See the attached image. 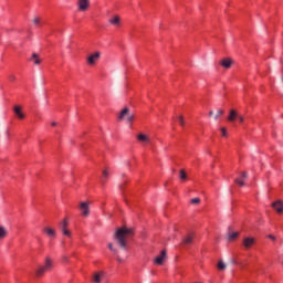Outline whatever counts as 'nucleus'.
<instances>
[{"instance_id": "nucleus-1", "label": "nucleus", "mask_w": 283, "mask_h": 283, "mask_svg": "<svg viewBox=\"0 0 283 283\" xmlns=\"http://www.w3.org/2000/svg\"><path fill=\"white\" fill-rule=\"evenodd\" d=\"M134 235V229L132 228H118L114 234V240L118 244L119 249L127 251V240Z\"/></svg>"}, {"instance_id": "nucleus-2", "label": "nucleus", "mask_w": 283, "mask_h": 283, "mask_svg": "<svg viewBox=\"0 0 283 283\" xmlns=\"http://www.w3.org/2000/svg\"><path fill=\"white\" fill-rule=\"evenodd\" d=\"M52 269V259L46 258L44 261V265H40L38 270L35 271L36 277H43L48 271Z\"/></svg>"}, {"instance_id": "nucleus-3", "label": "nucleus", "mask_w": 283, "mask_h": 283, "mask_svg": "<svg viewBox=\"0 0 283 283\" xmlns=\"http://www.w3.org/2000/svg\"><path fill=\"white\" fill-rule=\"evenodd\" d=\"M67 227H70V221H67V219H64L59 223V229L63 235H66V238H72V231H70Z\"/></svg>"}, {"instance_id": "nucleus-4", "label": "nucleus", "mask_w": 283, "mask_h": 283, "mask_svg": "<svg viewBox=\"0 0 283 283\" xmlns=\"http://www.w3.org/2000/svg\"><path fill=\"white\" fill-rule=\"evenodd\" d=\"M77 10L80 12H87L90 10V0H77Z\"/></svg>"}, {"instance_id": "nucleus-5", "label": "nucleus", "mask_w": 283, "mask_h": 283, "mask_svg": "<svg viewBox=\"0 0 283 283\" xmlns=\"http://www.w3.org/2000/svg\"><path fill=\"white\" fill-rule=\"evenodd\" d=\"M195 239H196V233L193 232L187 233V235L182 238L181 244H184L185 247H189V244H193Z\"/></svg>"}, {"instance_id": "nucleus-6", "label": "nucleus", "mask_w": 283, "mask_h": 283, "mask_svg": "<svg viewBox=\"0 0 283 283\" xmlns=\"http://www.w3.org/2000/svg\"><path fill=\"white\" fill-rule=\"evenodd\" d=\"M80 211H81L83 218H87L90 216V203L85 202V201L81 202Z\"/></svg>"}, {"instance_id": "nucleus-7", "label": "nucleus", "mask_w": 283, "mask_h": 283, "mask_svg": "<svg viewBox=\"0 0 283 283\" xmlns=\"http://www.w3.org/2000/svg\"><path fill=\"white\" fill-rule=\"evenodd\" d=\"M165 260H167V250H163L160 252V254L155 259V264L161 266V264H165Z\"/></svg>"}, {"instance_id": "nucleus-8", "label": "nucleus", "mask_w": 283, "mask_h": 283, "mask_svg": "<svg viewBox=\"0 0 283 283\" xmlns=\"http://www.w3.org/2000/svg\"><path fill=\"white\" fill-rule=\"evenodd\" d=\"M101 59V52H95L87 57L88 65H96V61Z\"/></svg>"}, {"instance_id": "nucleus-9", "label": "nucleus", "mask_w": 283, "mask_h": 283, "mask_svg": "<svg viewBox=\"0 0 283 283\" xmlns=\"http://www.w3.org/2000/svg\"><path fill=\"white\" fill-rule=\"evenodd\" d=\"M220 65L221 67L229 70L233 65V60H231V57H224L220 61Z\"/></svg>"}, {"instance_id": "nucleus-10", "label": "nucleus", "mask_w": 283, "mask_h": 283, "mask_svg": "<svg viewBox=\"0 0 283 283\" xmlns=\"http://www.w3.org/2000/svg\"><path fill=\"white\" fill-rule=\"evenodd\" d=\"M13 112L20 120H23V118H25V114L23 113L21 106H14Z\"/></svg>"}, {"instance_id": "nucleus-11", "label": "nucleus", "mask_w": 283, "mask_h": 283, "mask_svg": "<svg viewBox=\"0 0 283 283\" xmlns=\"http://www.w3.org/2000/svg\"><path fill=\"white\" fill-rule=\"evenodd\" d=\"M253 244H255V239L254 238H245L243 240V247L245 249H251V247H253Z\"/></svg>"}, {"instance_id": "nucleus-12", "label": "nucleus", "mask_w": 283, "mask_h": 283, "mask_svg": "<svg viewBox=\"0 0 283 283\" xmlns=\"http://www.w3.org/2000/svg\"><path fill=\"white\" fill-rule=\"evenodd\" d=\"M137 140L139 143H144L145 145L151 143V139H149V136L145 135V134H139L137 135Z\"/></svg>"}, {"instance_id": "nucleus-13", "label": "nucleus", "mask_w": 283, "mask_h": 283, "mask_svg": "<svg viewBox=\"0 0 283 283\" xmlns=\"http://www.w3.org/2000/svg\"><path fill=\"white\" fill-rule=\"evenodd\" d=\"M248 175L247 172H242L240 178L234 179V182L239 185V187H244V180H247Z\"/></svg>"}, {"instance_id": "nucleus-14", "label": "nucleus", "mask_w": 283, "mask_h": 283, "mask_svg": "<svg viewBox=\"0 0 283 283\" xmlns=\"http://www.w3.org/2000/svg\"><path fill=\"white\" fill-rule=\"evenodd\" d=\"M272 207L276 210V213H283V202L281 200L273 202Z\"/></svg>"}, {"instance_id": "nucleus-15", "label": "nucleus", "mask_w": 283, "mask_h": 283, "mask_svg": "<svg viewBox=\"0 0 283 283\" xmlns=\"http://www.w3.org/2000/svg\"><path fill=\"white\" fill-rule=\"evenodd\" d=\"M238 116H239L238 111L231 109V111H230V114H229V116H228V120H229L230 123H234V120L238 118Z\"/></svg>"}, {"instance_id": "nucleus-16", "label": "nucleus", "mask_w": 283, "mask_h": 283, "mask_svg": "<svg viewBox=\"0 0 283 283\" xmlns=\"http://www.w3.org/2000/svg\"><path fill=\"white\" fill-rule=\"evenodd\" d=\"M43 232L46 233V235H49V238H56V231L52 228H44Z\"/></svg>"}, {"instance_id": "nucleus-17", "label": "nucleus", "mask_w": 283, "mask_h": 283, "mask_svg": "<svg viewBox=\"0 0 283 283\" xmlns=\"http://www.w3.org/2000/svg\"><path fill=\"white\" fill-rule=\"evenodd\" d=\"M129 116V108L125 107L118 116L119 120H125V118H127Z\"/></svg>"}, {"instance_id": "nucleus-18", "label": "nucleus", "mask_w": 283, "mask_h": 283, "mask_svg": "<svg viewBox=\"0 0 283 283\" xmlns=\"http://www.w3.org/2000/svg\"><path fill=\"white\" fill-rule=\"evenodd\" d=\"M105 275L104 272H97L93 275L94 283H101L102 277Z\"/></svg>"}, {"instance_id": "nucleus-19", "label": "nucleus", "mask_w": 283, "mask_h": 283, "mask_svg": "<svg viewBox=\"0 0 283 283\" xmlns=\"http://www.w3.org/2000/svg\"><path fill=\"white\" fill-rule=\"evenodd\" d=\"M8 238V229L6 227L0 226V240H6Z\"/></svg>"}, {"instance_id": "nucleus-20", "label": "nucleus", "mask_w": 283, "mask_h": 283, "mask_svg": "<svg viewBox=\"0 0 283 283\" xmlns=\"http://www.w3.org/2000/svg\"><path fill=\"white\" fill-rule=\"evenodd\" d=\"M30 61L34 63V65H41V57H39V54L33 53Z\"/></svg>"}, {"instance_id": "nucleus-21", "label": "nucleus", "mask_w": 283, "mask_h": 283, "mask_svg": "<svg viewBox=\"0 0 283 283\" xmlns=\"http://www.w3.org/2000/svg\"><path fill=\"white\" fill-rule=\"evenodd\" d=\"M112 25H120V17L115 15L113 19L108 21Z\"/></svg>"}, {"instance_id": "nucleus-22", "label": "nucleus", "mask_w": 283, "mask_h": 283, "mask_svg": "<svg viewBox=\"0 0 283 283\" xmlns=\"http://www.w3.org/2000/svg\"><path fill=\"white\" fill-rule=\"evenodd\" d=\"M107 178H109V171L108 170H103V172H102V185H105Z\"/></svg>"}, {"instance_id": "nucleus-23", "label": "nucleus", "mask_w": 283, "mask_h": 283, "mask_svg": "<svg viewBox=\"0 0 283 283\" xmlns=\"http://www.w3.org/2000/svg\"><path fill=\"white\" fill-rule=\"evenodd\" d=\"M179 178L180 180H187V172L185 171V169H181L179 171Z\"/></svg>"}, {"instance_id": "nucleus-24", "label": "nucleus", "mask_w": 283, "mask_h": 283, "mask_svg": "<svg viewBox=\"0 0 283 283\" xmlns=\"http://www.w3.org/2000/svg\"><path fill=\"white\" fill-rule=\"evenodd\" d=\"M217 266L219 271H224V269H227V264L224 263V261H219Z\"/></svg>"}, {"instance_id": "nucleus-25", "label": "nucleus", "mask_w": 283, "mask_h": 283, "mask_svg": "<svg viewBox=\"0 0 283 283\" xmlns=\"http://www.w3.org/2000/svg\"><path fill=\"white\" fill-rule=\"evenodd\" d=\"M224 114V111L222 108H219L217 111V114L214 115V120H218V118H220V116H222Z\"/></svg>"}, {"instance_id": "nucleus-26", "label": "nucleus", "mask_w": 283, "mask_h": 283, "mask_svg": "<svg viewBox=\"0 0 283 283\" xmlns=\"http://www.w3.org/2000/svg\"><path fill=\"white\" fill-rule=\"evenodd\" d=\"M235 238H238V232H232V233L228 234V240L233 241V240H235Z\"/></svg>"}, {"instance_id": "nucleus-27", "label": "nucleus", "mask_w": 283, "mask_h": 283, "mask_svg": "<svg viewBox=\"0 0 283 283\" xmlns=\"http://www.w3.org/2000/svg\"><path fill=\"white\" fill-rule=\"evenodd\" d=\"M108 249H109V251H112L115 254L118 253V250L114 248L113 243H108Z\"/></svg>"}, {"instance_id": "nucleus-28", "label": "nucleus", "mask_w": 283, "mask_h": 283, "mask_svg": "<svg viewBox=\"0 0 283 283\" xmlns=\"http://www.w3.org/2000/svg\"><path fill=\"white\" fill-rule=\"evenodd\" d=\"M33 23H34V25H41V18L35 17V18L33 19Z\"/></svg>"}, {"instance_id": "nucleus-29", "label": "nucleus", "mask_w": 283, "mask_h": 283, "mask_svg": "<svg viewBox=\"0 0 283 283\" xmlns=\"http://www.w3.org/2000/svg\"><path fill=\"white\" fill-rule=\"evenodd\" d=\"M179 124L181 125V127H185V117H182V115H180L178 117Z\"/></svg>"}, {"instance_id": "nucleus-30", "label": "nucleus", "mask_w": 283, "mask_h": 283, "mask_svg": "<svg viewBox=\"0 0 283 283\" xmlns=\"http://www.w3.org/2000/svg\"><path fill=\"white\" fill-rule=\"evenodd\" d=\"M191 205H200V198H193L190 200Z\"/></svg>"}, {"instance_id": "nucleus-31", "label": "nucleus", "mask_w": 283, "mask_h": 283, "mask_svg": "<svg viewBox=\"0 0 283 283\" xmlns=\"http://www.w3.org/2000/svg\"><path fill=\"white\" fill-rule=\"evenodd\" d=\"M127 123H132V120H134V114H128V116L126 117Z\"/></svg>"}, {"instance_id": "nucleus-32", "label": "nucleus", "mask_w": 283, "mask_h": 283, "mask_svg": "<svg viewBox=\"0 0 283 283\" xmlns=\"http://www.w3.org/2000/svg\"><path fill=\"white\" fill-rule=\"evenodd\" d=\"M237 118L239 119L240 123H244V116L238 115Z\"/></svg>"}, {"instance_id": "nucleus-33", "label": "nucleus", "mask_w": 283, "mask_h": 283, "mask_svg": "<svg viewBox=\"0 0 283 283\" xmlns=\"http://www.w3.org/2000/svg\"><path fill=\"white\" fill-rule=\"evenodd\" d=\"M221 134H222V136H227V128L226 127L221 128Z\"/></svg>"}, {"instance_id": "nucleus-34", "label": "nucleus", "mask_w": 283, "mask_h": 283, "mask_svg": "<svg viewBox=\"0 0 283 283\" xmlns=\"http://www.w3.org/2000/svg\"><path fill=\"white\" fill-rule=\"evenodd\" d=\"M268 238H269L270 240H275V237L272 235V234H269Z\"/></svg>"}, {"instance_id": "nucleus-35", "label": "nucleus", "mask_w": 283, "mask_h": 283, "mask_svg": "<svg viewBox=\"0 0 283 283\" xmlns=\"http://www.w3.org/2000/svg\"><path fill=\"white\" fill-rule=\"evenodd\" d=\"M216 113L213 111L209 112V116H213Z\"/></svg>"}, {"instance_id": "nucleus-36", "label": "nucleus", "mask_w": 283, "mask_h": 283, "mask_svg": "<svg viewBox=\"0 0 283 283\" xmlns=\"http://www.w3.org/2000/svg\"><path fill=\"white\" fill-rule=\"evenodd\" d=\"M52 127H56V122H52Z\"/></svg>"}, {"instance_id": "nucleus-37", "label": "nucleus", "mask_w": 283, "mask_h": 283, "mask_svg": "<svg viewBox=\"0 0 283 283\" xmlns=\"http://www.w3.org/2000/svg\"><path fill=\"white\" fill-rule=\"evenodd\" d=\"M117 262H123V259H120V256H117Z\"/></svg>"}, {"instance_id": "nucleus-38", "label": "nucleus", "mask_w": 283, "mask_h": 283, "mask_svg": "<svg viewBox=\"0 0 283 283\" xmlns=\"http://www.w3.org/2000/svg\"><path fill=\"white\" fill-rule=\"evenodd\" d=\"M6 134H7V136H10V130H7Z\"/></svg>"}]
</instances>
